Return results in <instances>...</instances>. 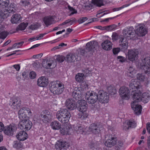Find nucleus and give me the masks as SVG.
Wrapping results in <instances>:
<instances>
[{
    "label": "nucleus",
    "instance_id": "1",
    "mask_svg": "<svg viewBox=\"0 0 150 150\" xmlns=\"http://www.w3.org/2000/svg\"><path fill=\"white\" fill-rule=\"evenodd\" d=\"M58 120L62 123H67L71 117L70 111L67 109L61 108L56 114Z\"/></svg>",
    "mask_w": 150,
    "mask_h": 150
},
{
    "label": "nucleus",
    "instance_id": "2",
    "mask_svg": "<svg viewBox=\"0 0 150 150\" xmlns=\"http://www.w3.org/2000/svg\"><path fill=\"white\" fill-rule=\"evenodd\" d=\"M142 93L140 90H139L138 92V91L135 92L132 96L133 100L137 102L142 101L147 103L148 100L150 99V94L148 93L145 92L143 93L141 96Z\"/></svg>",
    "mask_w": 150,
    "mask_h": 150
},
{
    "label": "nucleus",
    "instance_id": "3",
    "mask_svg": "<svg viewBox=\"0 0 150 150\" xmlns=\"http://www.w3.org/2000/svg\"><path fill=\"white\" fill-rule=\"evenodd\" d=\"M142 59L140 68L146 74L150 76V55H148L144 58L143 57Z\"/></svg>",
    "mask_w": 150,
    "mask_h": 150
},
{
    "label": "nucleus",
    "instance_id": "4",
    "mask_svg": "<svg viewBox=\"0 0 150 150\" xmlns=\"http://www.w3.org/2000/svg\"><path fill=\"white\" fill-rule=\"evenodd\" d=\"M103 129V126L100 122L91 124L89 128V132L95 135H99Z\"/></svg>",
    "mask_w": 150,
    "mask_h": 150
},
{
    "label": "nucleus",
    "instance_id": "5",
    "mask_svg": "<svg viewBox=\"0 0 150 150\" xmlns=\"http://www.w3.org/2000/svg\"><path fill=\"white\" fill-rule=\"evenodd\" d=\"M85 98L89 104L92 105L98 100V95L92 91H87L85 95Z\"/></svg>",
    "mask_w": 150,
    "mask_h": 150
},
{
    "label": "nucleus",
    "instance_id": "6",
    "mask_svg": "<svg viewBox=\"0 0 150 150\" xmlns=\"http://www.w3.org/2000/svg\"><path fill=\"white\" fill-rule=\"evenodd\" d=\"M98 95L99 102L102 103L108 102L109 100V97L107 92L103 90H100L98 92Z\"/></svg>",
    "mask_w": 150,
    "mask_h": 150
},
{
    "label": "nucleus",
    "instance_id": "7",
    "mask_svg": "<svg viewBox=\"0 0 150 150\" xmlns=\"http://www.w3.org/2000/svg\"><path fill=\"white\" fill-rule=\"evenodd\" d=\"M17 129V125L12 123L5 127L4 132L5 134L9 136H13Z\"/></svg>",
    "mask_w": 150,
    "mask_h": 150
},
{
    "label": "nucleus",
    "instance_id": "8",
    "mask_svg": "<svg viewBox=\"0 0 150 150\" xmlns=\"http://www.w3.org/2000/svg\"><path fill=\"white\" fill-rule=\"evenodd\" d=\"M4 9H3L2 11L4 14H7V18L9 16H10V13H13L15 12L16 5L14 4L11 3L8 4L6 7L4 8Z\"/></svg>",
    "mask_w": 150,
    "mask_h": 150
},
{
    "label": "nucleus",
    "instance_id": "9",
    "mask_svg": "<svg viewBox=\"0 0 150 150\" xmlns=\"http://www.w3.org/2000/svg\"><path fill=\"white\" fill-rule=\"evenodd\" d=\"M119 93L122 99L127 100L129 99L130 91L128 87L125 86L121 87L120 88Z\"/></svg>",
    "mask_w": 150,
    "mask_h": 150
},
{
    "label": "nucleus",
    "instance_id": "10",
    "mask_svg": "<svg viewBox=\"0 0 150 150\" xmlns=\"http://www.w3.org/2000/svg\"><path fill=\"white\" fill-rule=\"evenodd\" d=\"M76 108L80 112L86 111L88 108L86 102L84 100H81L78 101L76 104Z\"/></svg>",
    "mask_w": 150,
    "mask_h": 150
},
{
    "label": "nucleus",
    "instance_id": "11",
    "mask_svg": "<svg viewBox=\"0 0 150 150\" xmlns=\"http://www.w3.org/2000/svg\"><path fill=\"white\" fill-rule=\"evenodd\" d=\"M22 124L21 126L22 129L25 130V131H28L31 128L33 124L32 122L29 119L28 117L22 119Z\"/></svg>",
    "mask_w": 150,
    "mask_h": 150
},
{
    "label": "nucleus",
    "instance_id": "12",
    "mask_svg": "<svg viewBox=\"0 0 150 150\" xmlns=\"http://www.w3.org/2000/svg\"><path fill=\"white\" fill-rule=\"evenodd\" d=\"M65 105L70 110H74L76 108V102L74 99L72 98L67 99L65 103Z\"/></svg>",
    "mask_w": 150,
    "mask_h": 150
},
{
    "label": "nucleus",
    "instance_id": "13",
    "mask_svg": "<svg viewBox=\"0 0 150 150\" xmlns=\"http://www.w3.org/2000/svg\"><path fill=\"white\" fill-rule=\"evenodd\" d=\"M21 100L18 97L13 98L10 99L9 105L14 109H17L21 105Z\"/></svg>",
    "mask_w": 150,
    "mask_h": 150
},
{
    "label": "nucleus",
    "instance_id": "14",
    "mask_svg": "<svg viewBox=\"0 0 150 150\" xmlns=\"http://www.w3.org/2000/svg\"><path fill=\"white\" fill-rule=\"evenodd\" d=\"M70 144L68 142L60 139L57 142L55 145V147L57 150H61L62 148H68Z\"/></svg>",
    "mask_w": 150,
    "mask_h": 150
},
{
    "label": "nucleus",
    "instance_id": "15",
    "mask_svg": "<svg viewBox=\"0 0 150 150\" xmlns=\"http://www.w3.org/2000/svg\"><path fill=\"white\" fill-rule=\"evenodd\" d=\"M98 44L96 41H91L86 44V49L88 52H92L96 49V48L98 46Z\"/></svg>",
    "mask_w": 150,
    "mask_h": 150
},
{
    "label": "nucleus",
    "instance_id": "16",
    "mask_svg": "<svg viewBox=\"0 0 150 150\" xmlns=\"http://www.w3.org/2000/svg\"><path fill=\"white\" fill-rule=\"evenodd\" d=\"M139 54L138 50L134 49L128 51V58L130 61L133 62L137 58Z\"/></svg>",
    "mask_w": 150,
    "mask_h": 150
},
{
    "label": "nucleus",
    "instance_id": "17",
    "mask_svg": "<svg viewBox=\"0 0 150 150\" xmlns=\"http://www.w3.org/2000/svg\"><path fill=\"white\" fill-rule=\"evenodd\" d=\"M81 93V91L79 89V88L78 87H75L72 92L73 99H75L76 100H78V101L81 100L82 97Z\"/></svg>",
    "mask_w": 150,
    "mask_h": 150
},
{
    "label": "nucleus",
    "instance_id": "18",
    "mask_svg": "<svg viewBox=\"0 0 150 150\" xmlns=\"http://www.w3.org/2000/svg\"><path fill=\"white\" fill-rule=\"evenodd\" d=\"M116 137H112L111 135L109 136V138L105 142V144L108 147H111L114 146L117 143Z\"/></svg>",
    "mask_w": 150,
    "mask_h": 150
},
{
    "label": "nucleus",
    "instance_id": "19",
    "mask_svg": "<svg viewBox=\"0 0 150 150\" xmlns=\"http://www.w3.org/2000/svg\"><path fill=\"white\" fill-rule=\"evenodd\" d=\"M137 101L134 100V101L131 104L132 109L134 110L135 114H140L142 111V107L140 105H138Z\"/></svg>",
    "mask_w": 150,
    "mask_h": 150
},
{
    "label": "nucleus",
    "instance_id": "20",
    "mask_svg": "<svg viewBox=\"0 0 150 150\" xmlns=\"http://www.w3.org/2000/svg\"><path fill=\"white\" fill-rule=\"evenodd\" d=\"M48 83V80L46 79L45 76H42L38 79L37 81L38 85L41 87L46 86Z\"/></svg>",
    "mask_w": 150,
    "mask_h": 150
},
{
    "label": "nucleus",
    "instance_id": "21",
    "mask_svg": "<svg viewBox=\"0 0 150 150\" xmlns=\"http://www.w3.org/2000/svg\"><path fill=\"white\" fill-rule=\"evenodd\" d=\"M120 47L122 51L126 50L128 47L127 40L123 37L119 40Z\"/></svg>",
    "mask_w": 150,
    "mask_h": 150
},
{
    "label": "nucleus",
    "instance_id": "22",
    "mask_svg": "<svg viewBox=\"0 0 150 150\" xmlns=\"http://www.w3.org/2000/svg\"><path fill=\"white\" fill-rule=\"evenodd\" d=\"M112 44L109 40H106L103 41L101 44L102 48L105 50H110L112 48Z\"/></svg>",
    "mask_w": 150,
    "mask_h": 150
},
{
    "label": "nucleus",
    "instance_id": "23",
    "mask_svg": "<svg viewBox=\"0 0 150 150\" xmlns=\"http://www.w3.org/2000/svg\"><path fill=\"white\" fill-rule=\"evenodd\" d=\"M123 129L127 130L129 128H132L136 127V124L134 121L129 120L127 123L125 122L123 124Z\"/></svg>",
    "mask_w": 150,
    "mask_h": 150
},
{
    "label": "nucleus",
    "instance_id": "24",
    "mask_svg": "<svg viewBox=\"0 0 150 150\" xmlns=\"http://www.w3.org/2000/svg\"><path fill=\"white\" fill-rule=\"evenodd\" d=\"M136 33L135 30L132 27L124 29L123 30L124 35L127 37H129L131 35H133Z\"/></svg>",
    "mask_w": 150,
    "mask_h": 150
},
{
    "label": "nucleus",
    "instance_id": "25",
    "mask_svg": "<svg viewBox=\"0 0 150 150\" xmlns=\"http://www.w3.org/2000/svg\"><path fill=\"white\" fill-rule=\"evenodd\" d=\"M17 139L20 141H23L27 139L28 137L27 133L24 131L20 132L16 135Z\"/></svg>",
    "mask_w": 150,
    "mask_h": 150
},
{
    "label": "nucleus",
    "instance_id": "26",
    "mask_svg": "<svg viewBox=\"0 0 150 150\" xmlns=\"http://www.w3.org/2000/svg\"><path fill=\"white\" fill-rule=\"evenodd\" d=\"M76 59L75 54L74 53H70L65 57V61L68 63H71L75 62Z\"/></svg>",
    "mask_w": 150,
    "mask_h": 150
},
{
    "label": "nucleus",
    "instance_id": "27",
    "mask_svg": "<svg viewBox=\"0 0 150 150\" xmlns=\"http://www.w3.org/2000/svg\"><path fill=\"white\" fill-rule=\"evenodd\" d=\"M53 64V60L50 59L44 61L42 63V67L47 69H51L54 68V66H52V64Z\"/></svg>",
    "mask_w": 150,
    "mask_h": 150
},
{
    "label": "nucleus",
    "instance_id": "28",
    "mask_svg": "<svg viewBox=\"0 0 150 150\" xmlns=\"http://www.w3.org/2000/svg\"><path fill=\"white\" fill-rule=\"evenodd\" d=\"M144 26H139V27L137 29V32L139 36H143L147 33V30Z\"/></svg>",
    "mask_w": 150,
    "mask_h": 150
},
{
    "label": "nucleus",
    "instance_id": "29",
    "mask_svg": "<svg viewBox=\"0 0 150 150\" xmlns=\"http://www.w3.org/2000/svg\"><path fill=\"white\" fill-rule=\"evenodd\" d=\"M43 20L47 27L52 24L54 21V19L52 16H45L43 18Z\"/></svg>",
    "mask_w": 150,
    "mask_h": 150
},
{
    "label": "nucleus",
    "instance_id": "30",
    "mask_svg": "<svg viewBox=\"0 0 150 150\" xmlns=\"http://www.w3.org/2000/svg\"><path fill=\"white\" fill-rule=\"evenodd\" d=\"M57 87L59 88H64V85L61 82L58 81L51 82L50 89L54 88Z\"/></svg>",
    "mask_w": 150,
    "mask_h": 150
},
{
    "label": "nucleus",
    "instance_id": "31",
    "mask_svg": "<svg viewBox=\"0 0 150 150\" xmlns=\"http://www.w3.org/2000/svg\"><path fill=\"white\" fill-rule=\"evenodd\" d=\"M57 87L59 88H64V85L61 82L58 81L51 82L50 89L54 88Z\"/></svg>",
    "mask_w": 150,
    "mask_h": 150
},
{
    "label": "nucleus",
    "instance_id": "32",
    "mask_svg": "<svg viewBox=\"0 0 150 150\" xmlns=\"http://www.w3.org/2000/svg\"><path fill=\"white\" fill-rule=\"evenodd\" d=\"M27 108L24 107L21 108L18 111L19 117L21 120L28 117L26 114Z\"/></svg>",
    "mask_w": 150,
    "mask_h": 150
},
{
    "label": "nucleus",
    "instance_id": "33",
    "mask_svg": "<svg viewBox=\"0 0 150 150\" xmlns=\"http://www.w3.org/2000/svg\"><path fill=\"white\" fill-rule=\"evenodd\" d=\"M92 4H90V6L92 7L94 5L96 6L101 7L102 6H104L103 0H92Z\"/></svg>",
    "mask_w": 150,
    "mask_h": 150
},
{
    "label": "nucleus",
    "instance_id": "34",
    "mask_svg": "<svg viewBox=\"0 0 150 150\" xmlns=\"http://www.w3.org/2000/svg\"><path fill=\"white\" fill-rule=\"evenodd\" d=\"M21 16L17 14L13 15L11 19V21L12 23H16L21 21Z\"/></svg>",
    "mask_w": 150,
    "mask_h": 150
},
{
    "label": "nucleus",
    "instance_id": "35",
    "mask_svg": "<svg viewBox=\"0 0 150 150\" xmlns=\"http://www.w3.org/2000/svg\"><path fill=\"white\" fill-rule=\"evenodd\" d=\"M50 126L54 130H58L61 126V124L57 121H54L51 122Z\"/></svg>",
    "mask_w": 150,
    "mask_h": 150
},
{
    "label": "nucleus",
    "instance_id": "36",
    "mask_svg": "<svg viewBox=\"0 0 150 150\" xmlns=\"http://www.w3.org/2000/svg\"><path fill=\"white\" fill-rule=\"evenodd\" d=\"M64 89V88L58 87L50 89L51 92L54 94H59L62 93Z\"/></svg>",
    "mask_w": 150,
    "mask_h": 150
},
{
    "label": "nucleus",
    "instance_id": "37",
    "mask_svg": "<svg viewBox=\"0 0 150 150\" xmlns=\"http://www.w3.org/2000/svg\"><path fill=\"white\" fill-rule=\"evenodd\" d=\"M9 0H0V11L3 10L4 8L9 3Z\"/></svg>",
    "mask_w": 150,
    "mask_h": 150
},
{
    "label": "nucleus",
    "instance_id": "38",
    "mask_svg": "<svg viewBox=\"0 0 150 150\" xmlns=\"http://www.w3.org/2000/svg\"><path fill=\"white\" fill-rule=\"evenodd\" d=\"M23 145L22 143L18 141H14L13 143V147L16 149H19L23 147Z\"/></svg>",
    "mask_w": 150,
    "mask_h": 150
},
{
    "label": "nucleus",
    "instance_id": "39",
    "mask_svg": "<svg viewBox=\"0 0 150 150\" xmlns=\"http://www.w3.org/2000/svg\"><path fill=\"white\" fill-rule=\"evenodd\" d=\"M84 74L83 73H78L75 76L76 81L79 82L82 81L84 79Z\"/></svg>",
    "mask_w": 150,
    "mask_h": 150
},
{
    "label": "nucleus",
    "instance_id": "40",
    "mask_svg": "<svg viewBox=\"0 0 150 150\" xmlns=\"http://www.w3.org/2000/svg\"><path fill=\"white\" fill-rule=\"evenodd\" d=\"M28 25L27 23H25L24 22L22 23L18 26L17 28V30H24L27 26Z\"/></svg>",
    "mask_w": 150,
    "mask_h": 150
},
{
    "label": "nucleus",
    "instance_id": "41",
    "mask_svg": "<svg viewBox=\"0 0 150 150\" xmlns=\"http://www.w3.org/2000/svg\"><path fill=\"white\" fill-rule=\"evenodd\" d=\"M107 90L108 93L111 95H114L116 93V90L115 88L112 86L108 87Z\"/></svg>",
    "mask_w": 150,
    "mask_h": 150
},
{
    "label": "nucleus",
    "instance_id": "42",
    "mask_svg": "<svg viewBox=\"0 0 150 150\" xmlns=\"http://www.w3.org/2000/svg\"><path fill=\"white\" fill-rule=\"evenodd\" d=\"M123 37L122 35L119 36L117 33L114 32L112 33V40L113 41H116L117 40L118 38L121 39Z\"/></svg>",
    "mask_w": 150,
    "mask_h": 150
},
{
    "label": "nucleus",
    "instance_id": "43",
    "mask_svg": "<svg viewBox=\"0 0 150 150\" xmlns=\"http://www.w3.org/2000/svg\"><path fill=\"white\" fill-rule=\"evenodd\" d=\"M137 78L140 81H143L145 79V75L140 73H138L137 76Z\"/></svg>",
    "mask_w": 150,
    "mask_h": 150
},
{
    "label": "nucleus",
    "instance_id": "44",
    "mask_svg": "<svg viewBox=\"0 0 150 150\" xmlns=\"http://www.w3.org/2000/svg\"><path fill=\"white\" fill-rule=\"evenodd\" d=\"M44 122L46 123L48 122L52 119V115L45 116L44 117H40Z\"/></svg>",
    "mask_w": 150,
    "mask_h": 150
},
{
    "label": "nucleus",
    "instance_id": "45",
    "mask_svg": "<svg viewBox=\"0 0 150 150\" xmlns=\"http://www.w3.org/2000/svg\"><path fill=\"white\" fill-rule=\"evenodd\" d=\"M3 10L0 11V23H1L3 20L7 18V14H4Z\"/></svg>",
    "mask_w": 150,
    "mask_h": 150
},
{
    "label": "nucleus",
    "instance_id": "46",
    "mask_svg": "<svg viewBox=\"0 0 150 150\" xmlns=\"http://www.w3.org/2000/svg\"><path fill=\"white\" fill-rule=\"evenodd\" d=\"M52 115L51 113L48 110H43L41 113L40 117H44L45 116Z\"/></svg>",
    "mask_w": 150,
    "mask_h": 150
},
{
    "label": "nucleus",
    "instance_id": "47",
    "mask_svg": "<svg viewBox=\"0 0 150 150\" xmlns=\"http://www.w3.org/2000/svg\"><path fill=\"white\" fill-rule=\"evenodd\" d=\"M9 33L6 31H3L0 33V38L4 39H5L8 35Z\"/></svg>",
    "mask_w": 150,
    "mask_h": 150
},
{
    "label": "nucleus",
    "instance_id": "48",
    "mask_svg": "<svg viewBox=\"0 0 150 150\" xmlns=\"http://www.w3.org/2000/svg\"><path fill=\"white\" fill-rule=\"evenodd\" d=\"M65 57L62 55H58L56 58L57 61L59 63H61L65 60Z\"/></svg>",
    "mask_w": 150,
    "mask_h": 150
},
{
    "label": "nucleus",
    "instance_id": "49",
    "mask_svg": "<svg viewBox=\"0 0 150 150\" xmlns=\"http://www.w3.org/2000/svg\"><path fill=\"white\" fill-rule=\"evenodd\" d=\"M74 130L77 133H83V127L81 126H76L74 128Z\"/></svg>",
    "mask_w": 150,
    "mask_h": 150
},
{
    "label": "nucleus",
    "instance_id": "50",
    "mask_svg": "<svg viewBox=\"0 0 150 150\" xmlns=\"http://www.w3.org/2000/svg\"><path fill=\"white\" fill-rule=\"evenodd\" d=\"M116 146H115L117 149H115L116 150H119L120 148L123 145V143L122 141L119 140L117 143H116Z\"/></svg>",
    "mask_w": 150,
    "mask_h": 150
},
{
    "label": "nucleus",
    "instance_id": "51",
    "mask_svg": "<svg viewBox=\"0 0 150 150\" xmlns=\"http://www.w3.org/2000/svg\"><path fill=\"white\" fill-rule=\"evenodd\" d=\"M89 145L90 148L92 150H96L97 146L96 143L91 142Z\"/></svg>",
    "mask_w": 150,
    "mask_h": 150
},
{
    "label": "nucleus",
    "instance_id": "52",
    "mask_svg": "<svg viewBox=\"0 0 150 150\" xmlns=\"http://www.w3.org/2000/svg\"><path fill=\"white\" fill-rule=\"evenodd\" d=\"M24 43V42L21 41L19 42L15 43L13 45V47L15 48L21 47Z\"/></svg>",
    "mask_w": 150,
    "mask_h": 150
},
{
    "label": "nucleus",
    "instance_id": "53",
    "mask_svg": "<svg viewBox=\"0 0 150 150\" xmlns=\"http://www.w3.org/2000/svg\"><path fill=\"white\" fill-rule=\"evenodd\" d=\"M40 26L39 24H33L29 26V28L32 30H34L38 28Z\"/></svg>",
    "mask_w": 150,
    "mask_h": 150
},
{
    "label": "nucleus",
    "instance_id": "54",
    "mask_svg": "<svg viewBox=\"0 0 150 150\" xmlns=\"http://www.w3.org/2000/svg\"><path fill=\"white\" fill-rule=\"evenodd\" d=\"M68 9L71 11V13L70 14L69 16H71L74 13H77L76 10L74 8H73V7H71L69 6H68Z\"/></svg>",
    "mask_w": 150,
    "mask_h": 150
},
{
    "label": "nucleus",
    "instance_id": "55",
    "mask_svg": "<svg viewBox=\"0 0 150 150\" xmlns=\"http://www.w3.org/2000/svg\"><path fill=\"white\" fill-rule=\"evenodd\" d=\"M20 4L21 5L23 6H25L29 5L30 2L27 1H21L20 2Z\"/></svg>",
    "mask_w": 150,
    "mask_h": 150
},
{
    "label": "nucleus",
    "instance_id": "56",
    "mask_svg": "<svg viewBox=\"0 0 150 150\" xmlns=\"http://www.w3.org/2000/svg\"><path fill=\"white\" fill-rule=\"evenodd\" d=\"M135 80L134 79H133L130 81L129 85L130 90L131 89H134V84Z\"/></svg>",
    "mask_w": 150,
    "mask_h": 150
},
{
    "label": "nucleus",
    "instance_id": "57",
    "mask_svg": "<svg viewBox=\"0 0 150 150\" xmlns=\"http://www.w3.org/2000/svg\"><path fill=\"white\" fill-rule=\"evenodd\" d=\"M83 72L84 73V76H87L88 75L90 74L91 71L89 70V69L88 68H86L83 70Z\"/></svg>",
    "mask_w": 150,
    "mask_h": 150
},
{
    "label": "nucleus",
    "instance_id": "58",
    "mask_svg": "<svg viewBox=\"0 0 150 150\" xmlns=\"http://www.w3.org/2000/svg\"><path fill=\"white\" fill-rule=\"evenodd\" d=\"M138 83H139V82H137V81H136L135 80V82H134V89H136L137 90L140 89L141 88V86L139 85Z\"/></svg>",
    "mask_w": 150,
    "mask_h": 150
},
{
    "label": "nucleus",
    "instance_id": "59",
    "mask_svg": "<svg viewBox=\"0 0 150 150\" xmlns=\"http://www.w3.org/2000/svg\"><path fill=\"white\" fill-rule=\"evenodd\" d=\"M88 19L87 17H84L80 18L78 20V22L79 23L81 24L84 22L85 21Z\"/></svg>",
    "mask_w": 150,
    "mask_h": 150
},
{
    "label": "nucleus",
    "instance_id": "60",
    "mask_svg": "<svg viewBox=\"0 0 150 150\" xmlns=\"http://www.w3.org/2000/svg\"><path fill=\"white\" fill-rule=\"evenodd\" d=\"M36 74L35 72L32 71L29 74V77L31 79H35L36 76Z\"/></svg>",
    "mask_w": 150,
    "mask_h": 150
},
{
    "label": "nucleus",
    "instance_id": "61",
    "mask_svg": "<svg viewBox=\"0 0 150 150\" xmlns=\"http://www.w3.org/2000/svg\"><path fill=\"white\" fill-rule=\"evenodd\" d=\"M117 59L119 60V62L122 63L124 62L126 59L125 57L122 56H118L117 57Z\"/></svg>",
    "mask_w": 150,
    "mask_h": 150
},
{
    "label": "nucleus",
    "instance_id": "62",
    "mask_svg": "<svg viewBox=\"0 0 150 150\" xmlns=\"http://www.w3.org/2000/svg\"><path fill=\"white\" fill-rule=\"evenodd\" d=\"M120 47L114 48L112 49V51L113 54H118L120 51Z\"/></svg>",
    "mask_w": 150,
    "mask_h": 150
},
{
    "label": "nucleus",
    "instance_id": "63",
    "mask_svg": "<svg viewBox=\"0 0 150 150\" xmlns=\"http://www.w3.org/2000/svg\"><path fill=\"white\" fill-rule=\"evenodd\" d=\"M108 31H112L113 29H115L117 25H116L113 24L111 25H108Z\"/></svg>",
    "mask_w": 150,
    "mask_h": 150
},
{
    "label": "nucleus",
    "instance_id": "64",
    "mask_svg": "<svg viewBox=\"0 0 150 150\" xmlns=\"http://www.w3.org/2000/svg\"><path fill=\"white\" fill-rule=\"evenodd\" d=\"M60 133L63 135H67L68 134L67 131L66 130L64 127L60 129Z\"/></svg>",
    "mask_w": 150,
    "mask_h": 150
}]
</instances>
